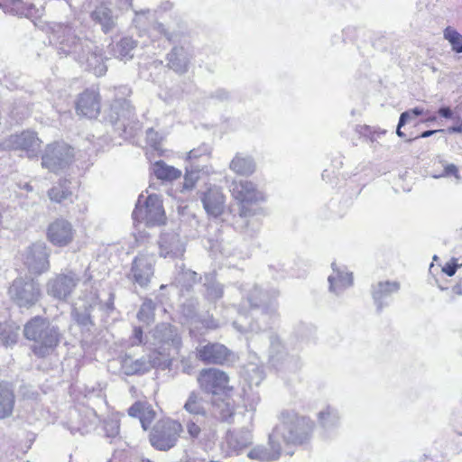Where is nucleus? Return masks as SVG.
Wrapping results in <instances>:
<instances>
[{"mask_svg": "<svg viewBox=\"0 0 462 462\" xmlns=\"http://www.w3.org/2000/svg\"><path fill=\"white\" fill-rule=\"evenodd\" d=\"M50 42L57 47L60 55H72L86 70L92 71L97 77L106 74L107 68L101 50L90 40L78 37L70 26L56 24Z\"/></svg>", "mask_w": 462, "mask_h": 462, "instance_id": "f257e3e1", "label": "nucleus"}, {"mask_svg": "<svg viewBox=\"0 0 462 462\" xmlns=\"http://www.w3.org/2000/svg\"><path fill=\"white\" fill-rule=\"evenodd\" d=\"M312 430L313 422L310 419L286 411L281 413L280 421L271 433V439L281 444L301 445L310 439Z\"/></svg>", "mask_w": 462, "mask_h": 462, "instance_id": "f03ea898", "label": "nucleus"}, {"mask_svg": "<svg viewBox=\"0 0 462 462\" xmlns=\"http://www.w3.org/2000/svg\"><path fill=\"white\" fill-rule=\"evenodd\" d=\"M23 334L28 340L35 343L32 352L41 357L49 355L58 346L60 339L59 328L41 317L30 319L24 325Z\"/></svg>", "mask_w": 462, "mask_h": 462, "instance_id": "7ed1b4c3", "label": "nucleus"}, {"mask_svg": "<svg viewBox=\"0 0 462 462\" xmlns=\"http://www.w3.org/2000/svg\"><path fill=\"white\" fill-rule=\"evenodd\" d=\"M234 327L240 332H254L255 336H252L249 339L248 345L250 347L258 348V343H264L268 345V353L270 361L273 365L278 363L283 356V346L280 339L273 332H264L258 335L261 330L258 321L248 322L247 317L244 313H240L239 319L233 323Z\"/></svg>", "mask_w": 462, "mask_h": 462, "instance_id": "20e7f679", "label": "nucleus"}, {"mask_svg": "<svg viewBox=\"0 0 462 462\" xmlns=\"http://www.w3.org/2000/svg\"><path fill=\"white\" fill-rule=\"evenodd\" d=\"M230 192L239 204V217L242 219L256 215L258 208L253 206L265 200L264 193L258 189L254 182L247 180H233Z\"/></svg>", "mask_w": 462, "mask_h": 462, "instance_id": "39448f33", "label": "nucleus"}, {"mask_svg": "<svg viewBox=\"0 0 462 462\" xmlns=\"http://www.w3.org/2000/svg\"><path fill=\"white\" fill-rule=\"evenodd\" d=\"M7 294L10 300L20 309L29 310L42 298L39 282L30 277H18L10 284Z\"/></svg>", "mask_w": 462, "mask_h": 462, "instance_id": "423d86ee", "label": "nucleus"}, {"mask_svg": "<svg viewBox=\"0 0 462 462\" xmlns=\"http://www.w3.org/2000/svg\"><path fill=\"white\" fill-rule=\"evenodd\" d=\"M143 195L137 200L133 219L134 222L144 223L147 226H160L165 222V212L161 198L156 194L149 195L143 202Z\"/></svg>", "mask_w": 462, "mask_h": 462, "instance_id": "0eeeda50", "label": "nucleus"}, {"mask_svg": "<svg viewBox=\"0 0 462 462\" xmlns=\"http://www.w3.org/2000/svg\"><path fill=\"white\" fill-rule=\"evenodd\" d=\"M42 143L36 132L26 130L9 135L0 143V148L24 152L26 157L32 159L38 156Z\"/></svg>", "mask_w": 462, "mask_h": 462, "instance_id": "6e6552de", "label": "nucleus"}, {"mask_svg": "<svg viewBox=\"0 0 462 462\" xmlns=\"http://www.w3.org/2000/svg\"><path fill=\"white\" fill-rule=\"evenodd\" d=\"M152 345L155 346L153 352L165 353L169 358L171 352L178 353L182 345L178 329L168 323L157 325L152 331Z\"/></svg>", "mask_w": 462, "mask_h": 462, "instance_id": "1a4fd4ad", "label": "nucleus"}, {"mask_svg": "<svg viewBox=\"0 0 462 462\" xmlns=\"http://www.w3.org/2000/svg\"><path fill=\"white\" fill-rule=\"evenodd\" d=\"M182 426L172 420H162L156 423L150 435V442L159 450H168L174 447Z\"/></svg>", "mask_w": 462, "mask_h": 462, "instance_id": "9d476101", "label": "nucleus"}, {"mask_svg": "<svg viewBox=\"0 0 462 462\" xmlns=\"http://www.w3.org/2000/svg\"><path fill=\"white\" fill-rule=\"evenodd\" d=\"M50 254L51 251L45 243L36 242L21 253V260L30 273L42 274L50 269Z\"/></svg>", "mask_w": 462, "mask_h": 462, "instance_id": "9b49d317", "label": "nucleus"}, {"mask_svg": "<svg viewBox=\"0 0 462 462\" xmlns=\"http://www.w3.org/2000/svg\"><path fill=\"white\" fill-rule=\"evenodd\" d=\"M171 365V360L168 355L152 351L147 357L142 356L135 360L126 357L124 359L122 366L125 374L133 375L146 373L152 368L165 370Z\"/></svg>", "mask_w": 462, "mask_h": 462, "instance_id": "f8f14e48", "label": "nucleus"}, {"mask_svg": "<svg viewBox=\"0 0 462 462\" xmlns=\"http://www.w3.org/2000/svg\"><path fill=\"white\" fill-rule=\"evenodd\" d=\"M73 157V149L67 143H51L46 146L42 156V166L50 171L58 172L67 167Z\"/></svg>", "mask_w": 462, "mask_h": 462, "instance_id": "ddd939ff", "label": "nucleus"}, {"mask_svg": "<svg viewBox=\"0 0 462 462\" xmlns=\"http://www.w3.org/2000/svg\"><path fill=\"white\" fill-rule=\"evenodd\" d=\"M80 277L75 272L68 270L57 273L50 278L46 283V292L49 296L59 300H66L74 291Z\"/></svg>", "mask_w": 462, "mask_h": 462, "instance_id": "4468645a", "label": "nucleus"}, {"mask_svg": "<svg viewBox=\"0 0 462 462\" xmlns=\"http://www.w3.org/2000/svg\"><path fill=\"white\" fill-rule=\"evenodd\" d=\"M199 388L206 393L219 394L231 388L226 373L217 368H204L198 375Z\"/></svg>", "mask_w": 462, "mask_h": 462, "instance_id": "2eb2a0df", "label": "nucleus"}, {"mask_svg": "<svg viewBox=\"0 0 462 462\" xmlns=\"http://www.w3.org/2000/svg\"><path fill=\"white\" fill-rule=\"evenodd\" d=\"M155 261L153 254H139L132 263V280L139 286L146 287L154 274Z\"/></svg>", "mask_w": 462, "mask_h": 462, "instance_id": "dca6fc26", "label": "nucleus"}, {"mask_svg": "<svg viewBox=\"0 0 462 462\" xmlns=\"http://www.w3.org/2000/svg\"><path fill=\"white\" fill-rule=\"evenodd\" d=\"M159 255L163 258H181L185 253V242L174 231H164L158 240Z\"/></svg>", "mask_w": 462, "mask_h": 462, "instance_id": "f3484780", "label": "nucleus"}, {"mask_svg": "<svg viewBox=\"0 0 462 462\" xmlns=\"http://www.w3.org/2000/svg\"><path fill=\"white\" fill-rule=\"evenodd\" d=\"M231 355L230 350L220 343H207L196 348L197 358L207 365H224Z\"/></svg>", "mask_w": 462, "mask_h": 462, "instance_id": "a211bd4d", "label": "nucleus"}, {"mask_svg": "<svg viewBox=\"0 0 462 462\" xmlns=\"http://www.w3.org/2000/svg\"><path fill=\"white\" fill-rule=\"evenodd\" d=\"M98 421V417L92 409L85 408L82 411L74 410L70 411L68 427L71 434L79 432L80 435H84L94 430Z\"/></svg>", "mask_w": 462, "mask_h": 462, "instance_id": "6ab92c4d", "label": "nucleus"}, {"mask_svg": "<svg viewBox=\"0 0 462 462\" xmlns=\"http://www.w3.org/2000/svg\"><path fill=\"white\" fill-rule=\"evenodd\" d=\"M75 230L72 225L64 218H57L51 222L47 229L48 240L56 246H66L74 238Z\"/></svg>", "mask_w": 462, "mask_h": 462, "instance_id": "aec40b11", "label": "nucleus"}, {"mask_svg": "<svg viewBox=\"0 0 462 462\" xmlns=\"http://www.w3.org/2000/svg\"><path fill=\"white\" fill-rule=\"evenodd\" d=\"M199 198L208 216L217 217L224 213L226 197L220 188L210 186L206 191L200 193Z\"/></svg>", "mask_w": 462, "mask_h": 462, "instance_id": "412c9836", "label": "nucleus"}, {"mask_svg": "<svg viewBox=\"0 0 462 462\" xmlns=\"http://www.w3.org/2000/svg\"><path fill=\"white\" fill-rule=\"evenodd\" d=\"M76 112L80 116L96 118L100 112V96L97 89L88 88L76 102Z\"/></svg>", "mask_w": 462, "mask_h": 462, "instance_id": "4be33fe9", "label": "nucleus"}, {"mask_svg": "<svg viewBox=\"0 0 462 462\" xmlns=\"http://www.w3.org/2000/svg\"><path fill=\"white\" fill-rule=\"evenodd\" d=\"M282 453V444L277 440L272 441L271 434L269 435L268 447L258 445L252 448L247 457L250 459H255L262 462H269L277 460Z\"/></svg>", "mask_w": 462, "mask_h": 462, "instance_id": "5701e85b", "label": "nucleus"}, {"mask_svg": "<svg viewBox=\"0 0 462 462\" xmlns=\"http://www.w3.org/2000/svg\"><path fill=\"white\" fill-rule=\"evenodd\" d=\"M400 290L398 282H380L373 289V299L380 311L389 304L391 297Z\"/></svg>", "mask_w": 462, "mask_h": 462, "instance_id": "b1692460", "label": "nucleus"}, {"mask_svg": "<svg viewBox=\"0 0 462 462\" xmlns=\"http://www.w3.org/2000/svg\"><path fill=\"white\" fill-rule=\"evenodd\" d=\"M246 300L251 308H263L261 317L258 319L265 320L267 318V311L273 312L275 310V305L271 300L269 295L263 292L257 286H254L246 296Z\"/></svg>", "mask_w": 462, "mask_h": 462, "instance_id": "393cba45", "label": "nucleus"}, {"mask_svg": "<svg viewBox=\"0 0 462 462\" xmlns=\"http://www.w3.org/2000/svg\"><path fill=\"white\" fill-rule=\"evenodd\" d=\"M253 442L252 431L248 427L229 430L226 434V443L230 449L238 453Z\"/></svg>", "mask_w": 462, "mask_h": 462, "instance_id": "a878e982", "label": "nucleus"}, {"mask_svg": "<svg viewBox=\"0 0 462 462\" xmlns=\"http://www.w3.org/2000/svg\"><path fill=\"white\" fill-rule=\"evenodd\" d=\"M190 55L183 47H174L167 55L168 67L178 74H184L189 69Z\"/></svg>", "mask_w": 462, "mask_h": 462, "instance_id": "bb28decb", "label": "nucleus"}, {"mask_svg": "<svg viewBox=\"0 0 462 462\" xmlns=\"http://www.w3.org/2000/svg\"><path fill=\"white\" fill-rule=\"evenodd\" d=\"M332 269L333 273L328 278L329 291L339 294L353 284V276L351 273L337 268L335 263H332Z\"/></svg>", "mask_w": 462, "mask_h": 462, "instance_id": "cd10ccee", "label": "nucleus"}, {"mask_svg": "<svg viewBox=\"0 0 462 462\" xmlns=\"http://www.w3.org/2000/svg\"><path fill=\"white\" fill-rule=\"evenodd\" d=\"M229 169L240 176H250L256 170V164L252 156L237 152L229 163Z\"/></svg>", "mask_w": 462, "mask_h": 462, "instance_id": "c85d7f7f", "label": "nucleus"}, {"mask_svg": "<svg viewBox=\"0 0 462 462\" xmlns=\"http://www.w3.org/2000/svg\"><path fill=\"white\" fill-rule=\"evenodd\" d=\"M128 414L131 417L138 418L144 430L150 427L155 418V411L152 408L140 402L134 403L128 409Z\"/></svg>", "mask_w": 462, "mask_h": 462, "instance_id": "c756f323", "label": "nucleus"}, {"mask_svg": "<svg viewBox=\"0 0 462 462\" xmlns=\"http://www.w3.org/2000/svg\"><path fill=\"white\" fill-rule=\"evenodd\" d=\"M137 47V42L131 37H123L112 45V53L115 58L125 62L134 57V51Z\"/></svg>", "mask_w": 462, "mask_h": 462, "instance_id": "7c9ffc66", "label": "nucleus"}, {"mask_svg": "<svg viewBox=\"0 0 462 462\" xmlns=\"http://www.w3.org/2000/svg\"><path fill=\"white\" fill-rule=\"evenodd\" d=\"M14 406V394L6 383H0V419L11 416Z\"/></svg>", "mask_w": 462, "mask_h": 462, "instance_id": "2f4dec72", "label": "nucleus"}, {"mask_svg": "<svg viewBox=\"0 0 462 462\" xmlns=\"http://www.w3.org/2000/svg\"><path fill=\"white\" fill-rule=\"evenodd\" d=\"M91 18L102 27L104 32H110L116 25V17L106 5L97 6L92 13Z\"/></svg>", "mask_w": 462, "mask_h": 462, "instance_id": "473e14b6", "label": "nucleus"}, {"mask_svg": "<svg viewBox=\"0 0 462 462\" xmlns=\"http://www.w3.org/2000/svg\"><path fill=\"white\" fill-rule=\"evenodd\" d=\"M152 172L157 179L162 181H172L181 177L180 170L167 164L163 161L155 162L152 164Z\"/></svg>", "mask_w": 462, "mask_h": 462, "instance_id": "72a5a7b5", "label": "nucleus"}, {"mask_svg": "<svg viewBox=\"0 0 462 462\" xmlns=\"http://www.w3.org/2000/svg\"><path fill=\"white\" fill-rule=\"evenodd\" d=\"M20 327L14 322H5L0 324V341L5 346H11L16 344L19 337Z\"/></svg>", "mask_w": 462, "mask_h": 462, "instance_id": "f704fd0d", "label": "nucleus"}, {"mask_svg": "<svg viewBox=\"0 0 462 462\" xmlns=\"http://www.w3.org/2000/svg\"><path fill=\"white\" fill-rule=\"evenodd\" d=\"M212 149L209 145L202 143L187 153L186 160L194 166L201 167L200 163L209 161Z\"/></svg>", "mask_w": 462, "mask_h": 462, "instance_id": "c9c22d12", "label": "nucleus"}, {"mask_svg": "<svg viewBox=\"0 0 462 462\" xmlns=\"http://www.w3.org/2000/svg\"><path fill=\"white\" fill-rule=\"evenodd\" d=\"M243 377L249 386H259L264 378V372L262 366L249 363L244 367Z\"/></svg>", "mask_w": 462, "mask_h": 462, "instance_id": "e433bc0d", "label": "nucleus"}, {"mask_svg": "<svg viewBox=\"0 0 462 462\" xmlns=\"http://www.w3.org/2000/svg\"><path fill=\"white\" fill-rule=\"evenodd\" d=\"M318 419L319 424L326 430L337 427L339 422L337 411L330 406L320 411L318 414Z\"/></svg>", "mask_w": 462, "mask_h": 462, "instance_id": "4c0bfd02", "label": "nucleus"}, {"mask_svg": "<svg viewBox=\"0 0 462 462\" xmlns=\"http://www.w3.org/2000/svg\"><path fill=\"white\" fill-rule=\"evenodd\" d=\"M213 412L221 420L229 421L234 415V406L230 400H220L214 402Z\"/></svg>", "mask_w": 462, "mask_h": 462, "instance_id": "58836bf2", "label": "nucleus"}, {"mask_svg": "<svg viewBox=\"0 0 462 462\" xmlns=\"http://www.w3.org/2000/svg\"><path fill=\"white\" fill-rule=\"evenodd\" d=\"M184 409L190 414L202 415L206 414L205 408L202 404L201 398L196 392H191L184 404Z\"/></svg>", "mask_w": 462, "mask_h": 462, "instance_id": "ea45409f", "label": "nucleus"}, {"mask_svg": "<svg viewBox=\"0 0 462 462\" xmlns=\"http://www.w3.org/2000/svg\"><path fill=\"white\" fill-rule=\"evenodd\" d=\"M443 37L450 43L452 51L457 53L462 52V34L456 29L448 26L443 32Z\"/></svg>", "mask_w": 462, "mask_h": 462, "instance_id": "a19ab883", "label": "nucleus"}, {"mask_svg": "<svg viewBox=\"0 0 462 462\" xmlns=\"http://www.w3.org/2000/svg\"><path fill=\"white\" fill-rule=\"evenodd\" d=\"M205 168L194 166L189 164L186 167V173L184 175L183 189H192L199 178V172L204 171Z\"/></svg>", "mask_w": 462, "mask_h": 462, "instance_id": "79ce46f5", "label": "nucleus"}, {"mask_svg": "<svg viewBox=\"0 0 462 462\" xmlns=\"http://www.w3.org/2000/svg\"><path fill=\"white\" fill-rule=\"evenodd\" d=\"M180 270L176 276V282L182 287L189 288L197 282L198 273L189 269H185L184 265L179 267Z\"/></svg>", "mask_w": 462, "mask_h": 462, "instance_id": "37998d69", "label": "nucleus"}, {"mask_svg": "<svg viewBox=\"0 0 462 462\" xmlns=\"http://www.w3.org/2000/svg\"><path fill=\"white\" fill-rule=\"evenodd\" d=\"M154 310L155 303L152 300L146 299L137 313L138 319L143 323L150 324L154 319Z\"/></svg>", "mask_w": 462, "mask_h": 462, "instance_id": "c03bdc74", "label": "nucleus"}, {"mask_svg": "<svg viewBox=\"0 0 462 462\" xmlns=\"http://www.w3.org/2000/svg\"><path fill=\"white\" fill-rule=\"evenodd\" d=\"M51 200L55 202H62L71 197L72 192L64 185L60 183L51 188L48 192Z\"/></svg>", "mask_w": 462, "mask_h": 462, "instance_id": "a18cd8bd", "label": "nucleus"}, {"mask_svg": "<svg viewBox=\"0 0 462 462\" xmlns=\"http://www.w3.org/2000/svg\"><path fill=\"white\" fill-rule=\"evenodd\" d=\"M206 287V297L208 300H217L222 298L223 296V286L215 282V281H208L207 283H205Z\"/></svg>", "mask_w": 462, "mask_h": 462, "instance_id": "49530a36", "label": "nucleus"}, {"mask_svg": "<svg viewBox=\"0 0 462 462\" xmlns=\"http://www.w3.org/2000/svg\"><path fill=\"white\" fill-rule=\"evenodd\" d=\"M72 316L76 322L81 327L88 328L89 325H92V320L88 309L80 310L78 308H74L72 311Z\"/></svg>", "mask_w": 462, "mask_h": 462, "instance_id": "de8ad7c7", "label": "nucleus"}, {"mask_svg": "<svg viewBox=\"0 0 462 462\" xmlns=\"http://www.w3.org/2000/svg\"><path fill=\"white\" fill-rule=\"evenodd\" d=\"M119 420L114 417H108L104 420V430L107 438H115L119 434Z\"/></svg>", "mask_w": 462, "mask_h": 462, "instance_id": "09e8293b", "label": "nucleus"}, {"mask_svg": "<svg viewBox=\"0 0 462 462\" xmlns=\"http://www.w3.org/2000/svg\"><path fill=\"white\" fill-rule=\"evenodd\" d=\"M422 114L423 110L419 107H415L402 113L400 116V126H403L406 123L415 119L417 116Z\"/></svg>", "mask_w": 462, "mask_h": 462, "instance_id": "8fccbe9b", "label": "nucleus"}, {"mask_svg": "<svg viewBox=\"0 0 462 462\" xmlns=\"http://www.w3.org/2000/svg\"><path fill=\"white\" fill-rule=\"evenodd\" d=\"M162 140V136L153 128H149L146 131V141L147 143L150 144L154 150H159V145L161 141Z\"/></svg>", "mask_w": 462, "mask_h": 462, "instance_id": "3c124183", "label": "nucleus"}, {"mask_svg": "<svg viewBox=\"0 0 462 462\" xmlns=\"http://www.w3.org/2000/svg\"><path fill=\"white\" fill-rule=\"evenodd\" d=\"M451 175L454 176L457 179V180H460V179H461V177L458 173L457 167L453 163L444 165L443 172L439 175H434L433 177L435 179H439V178L448 177Z\"/></svg>", "mask_w": 462, "mask_h": 462, "instance_id": "603ef678", "label": "nucleus"}, {"mask_svg": "<svg viewBox=\"0 0 462 462\" xmlns=\"http://www.w3.org/2000/svg\"><path fill=\"white\" fill-rule=\"evenodd\" d=\"M187 432L191 439H197L201 431L200 427L198 425L197 421L193 420H189L186 423Z\"/></svg>", "mask_w": 462, "mask_h": 462, "instance_id": "864d4df0", "label": "nucleus"}, {"mask_svg": "<svg viewBox=\"0 0 462 462\" xmlns=\"http://www.w3.org/2000/svg\"><path fill=\"white\" fill-rule=\"evenodd\" d=\"M457 264L453 263H447L443 268L442 272L445 273L448 276H453L457 272Z\"/></svg>", "mask_w": 462, "mask_h": 462, "instance_id": "5fc2aeb1", "label": "nucleus"}, {"mask_svg": "<svg viewBox=\"0 0 462 462\" xmlns=\"http://www.w3.org/2000/svg\"><path fill=\"white\" fill-rule=\"evenodd\" d=\"M114 300H115V295L113 293H110L109 294V298L108 300H106V303H104L103 305V309L107 312V313H110L111 311L114 310L115 307H114Z\"/></svg>", "mask_w": 462, "mask_h": 462, "instance_id": "6e6d98bb", "label": "nucleus"}, {"mask_svg": "<svg viewBox=\"0 0 462 462\" xmlns=\"http://www.w3.org/2000/svg\"><path fill=\"white\" fill-rule=\"evenodd\" d=\"M203 327L209 329H215L218 327V323L213 319L209 318L202 321Z\"/></svg>", "mask_w": 462, "mask_h": 462, "instance_id": "4d7b16f0", "label": "nucleus"}, {"mask_svg": "<svg viewBox=\"0 0 462 462\" xmlns=\"http://www.w3.org/2000/svg\"><path fill=\"white\" fill-rule=\"evenodd\" d=\"M134 341L133 344H141L143 342V330L141 328H134Z\"/></svg>", "mask_w": 462, "mask_h": 462, "instance_id": "13d9d810", "label": "nucleus"}, {"mask_svg": "<svg viewBox=\"0 0 462 462\" xmlns=\"http://www.w3.org/2000/svg\"><path fill=\"white\" fill-rule=\"evenodd\" d=\"M122 104H123V106H126V108H125V110L124 109V110L122 111V113H118V114H117V115H118V118H120V117H125V116H130V115H131V106H130V104H129V103H128V101H126V100H123Z\"/></svg>", "mask_w": 462, "mask_h": 462, "instance_id": "bf43d9fd", "label": "nucleus"}, {"mask_svg": "<svg viewBox=\"0 0 462 462\" xmlns=\"http://www.w3.org/2000/svg\"><path fill=\"white\" fill-rule=\"evenodd\" d=\"M439 114L445 118H451L453 113L448 106H443L439 109Z\"/></svg>", "mask_w": 462, "mask_h": 462, "instance_id": "052dcab7", "label": "nucleus"}, {"mask_svg": "<svg viewBox=\"0 0 462 462\" xmlns=\"http://www.w3.org/2000/svg\"><path fill=\"white\" fill-rule=\"evenodd\" d=\"M228 97H229L228 92L226 91L225 89H217L215 92V97L220 101H224V100L227 99Z\"/></svg>", "mask_w": 462, "mask_h": 462, "instance_id": "680f3d73", "label": "nucleus"}, {"mask_svg": "<svg viewBox=\"0 0 462 462\" xmlns=\"http://www.w3.org/2000/svg\"><path fill=\"white\" fill-rule=\"evenodd\" d=\"M457 125L448 129L449 133H462V119L457 117Z\"/></svg>", "mask_w": 462, "mask_h": 462, "instance_id": "e2e57ef3", "label": "nucleus"}, {"mask_svg": "<svg viewBox=\"0 0 462 462\" xmlns=\"http://www.w3.org/2000/svg\"><path fill=\"white\" fill-rule=\"evenodd\" d=\"M439 132H444L443 129H439V130H427V131H424L422 132L419 136H417L416 138H427V137H430L431 135H433L434 134L436 133H439Z\"/></svg>", "mask_w": 462, "mask_h": 462, "instance_id": "0e129e2a", "label": "nucleus"}, {"mask_svg": "<svg viewBox=\"0 0 462 462\" xmlns=\"http://www.w3.org/2000/svg\"><path fill=\"white\" fill-rule=\"evenodd\" d=\"M402 126H400V122L398 123V125H397V129H396V134L399 136V137H403L405 134L403 132H402L401 128Z\"/></svg>", "mask_w": 462, "mask_h": 462, "instance_id": "69168bd1", "label": "nucleus"}, {"mask_svg": "<svg viewBox=\"0 0 462 462\" xmlns=\"http://www.w3.org/2000/svg\"><path fill=\"white\" fill-rule=\"evenodd\" d=\"M158 30H159L162 33H163L165 36H167V38H168V39H170V37L167 35V32H166V31H165V29H164V26H163L162 23H159V24H158Z\"/></svg>", "mask_w": 462, "mask_h": 462, "instance_id": "338daca9", "label": "nucleus"}, {"mask_svg": "<svg viewBox=\"0 0 462 462\" xmlns=\"http://www.w3.org/2000/svg\"><path fill=\"white\" fill-rule=\"evenodd\" d=\"M453 291H454L457 294H458V295H462V288H461V286H460V285H456V286H454Z\"/></svg>", "mask_w": 462, "mask_h": 462, "instance_id": "774afa93", "label": "nucleus"}]
</instances>
